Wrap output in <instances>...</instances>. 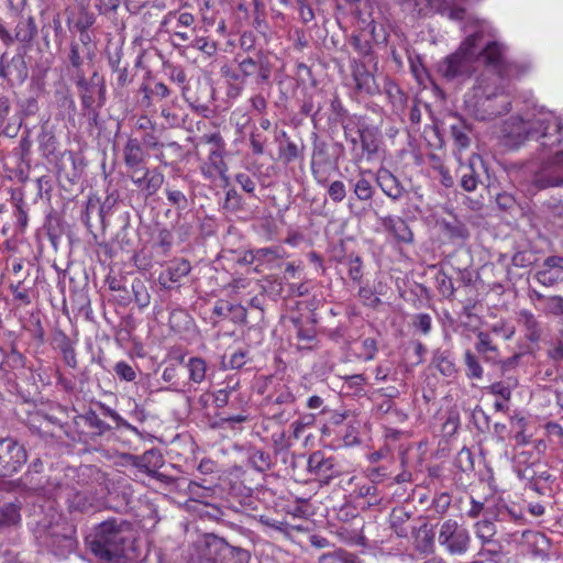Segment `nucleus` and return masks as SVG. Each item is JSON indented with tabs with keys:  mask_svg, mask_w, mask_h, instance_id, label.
<instances>
[{
	"mask_svg": "<svg viewBox=\"0 0 563 563\" xmlns=\"http://www.w3.org/2000/svg\"><path fill=\"white\" fill-rule=\"evenodd\" d=\"M450 132L455 145L460 150L467 148L471 144L472 125L457 114L450 115Z\"/></svg>",
	"mask_w": 563,
	"mask_h": 563,
	"instance_id": "aec40b11",
	"label": "nucleus"
},
{
	"mask_svg": "<svg viewBox=\"0 0 563 563\" xmlns=\"http://www.w3.org/2000/svg\"><path fill=\"white\" fill-rule=\"evenodd\" d=\"M239 383H234L233 385L228 384L225 388L219 389L214 393V404L218 408H223L229 402L230 394L236 389Z\"/></svg>",
	"mask_w": 563,
	"mask_h": 563,
	"instance_id": "0e129e2a",
	"label": "nucleus"
},
{
	"mask_svg": "<svg viewBox=\"0 0 563 563\" xmlns=\"http://www.w3.org/2000/svg\"><path fill=\"white\" fill-rule=\"evenodd\" d=\"M279 156L285 164H289L300 156V150L296 143L287 141L285 146L279 147Z\"/></svg>",
	"mask_w": 563,
	"mask_h": 563,
	"instance_id": "13d9d810",
	"label": "nucleus"
},
{
	"mask_svg": "<svg viewBox=\"0 0 563 563\" xmlns=\"http://www.w3.org/2000/svg\"><path fill=\"white\" fill-rule=\"evenodd\" d=\"M544 310L547 313H550V314L563 316V297L562 296L548 297Z\"/></svg>",
	"mask_w": 563,
	"mask_h": 563,
	"instance_id": "69168bd1",
	"label": "nucleus"
},
{
	"mask_svg": "<svg viewBox=\"0 0 563 563\" xmlns=\"http://www.w3.org/2000/svg\"><path fill=\"white\" fill-rule=\"evenodd\" d=\"M533 455V452L529 451H521L516 454L515 456V470L518 475V477L521 481H526V487L529 489L532 486V483L537 476V473L539 472V465L542 464L541 462H531L528 464L529 459Z\"/></svg>",
	"mask_w": 563,
	"mask_h": 563,
	"instance_id": "f3484780",
	"label": "nucleus"
},
{
	"mask_svg": "<svg viewBox=\"0 0 563 563\" xmlns=\"http://www.w3.org/2000/svg\"><path fill=\"white\" fill-rule=\"evenodd\" d=\"M477 342L475 343V351L486 363L497 364L499 362V349L494 343L488 332L479 331L477 333Z\"/></svg>",
	"mask_w": 563,
	"mask_h": 563,
	"instance_id": "4be33fe9",
	"label": "nucleus"
},
{
	"mask_svg": "<svg viewBox=\"0 0 563 563\" xmlns=\"http://www.w3.org/2000/svg\"><path fill=\"white\" fill-rule=\"evenodd\" d=\"M38 542L55 556L65 559L76 550V527L60 517L56 521L43 522L37 534Z\"/></svg>",
	"mask_w": 563,
	"mask_h": 563,
	"instance_id": "39448f33",
	"label": "nucleus"
},
{
	"mask_svg": "<svg viewBox=\"0 0 563 563\" xmlns=\"http://www.w3.org/2000/svg\"><path fill=\"white\" fill-rule=\"evenodd\" d=\"M353 192L361 201H368L372 199L374 189L368 179L360 177L353 185Z\"/></svg>",
	"mask_w": 563,
	"mask_h": 563,
	"instance_id": "a18cd8bd",
	"label": "nucleus"
},
{
	"mask_svg": "<svg viewBox=\"0 0 563 563\" xmlns=\"http://www.w3.org/2000/svg\"><path fill=\"white\" fill-rule=\"evenodd\" d=\"M455 464L462 472L473 471L474 470V460H473V454H472L471 450L467 448H463L457 453Z\"/></svg>",
	"mask_w": 563,
	"mask_h": 563,
	"instance_id": "4d7b16f0",
	"label": "nucleus"
},
{
	"mask_svg": "<svg viewBox=\"0 0 563 563\" xmlns=\"http://www.w3.org/2000/svg\"><path fill=\"white\" fill-rule=\"evenodd\" d=\"M129 177L146 198L154 196L165 179L158 169H148L145 166L129 172Z\"/></svg>",
	"mask_w": 563,
	"mask_h": 563,
	"instance_id": "f8f14e48",
	"label": "nucleus"
},
{
	"mask_svg": "<svg viewBox=\"0 0 563 563\" xmlns=\"http://www.w3.org/2000/svg\"><path fill=\"white\" fill-rule=\"evenodd\" d=\"M343 264L347 267L349 277L355 282L360 283L363 277V262L358 255L349 254L343 260Z\"/></svg>",
	"mask_w": 563,
	"mask_h": 563,
	"instance_id": "a19ab883",
	"label": "nucleus"
},
{
	"mask_svg": "<svg viewBox=\"0 0 563 563\" xmlns=\"http://www.w3.org/2000/svg\"><path fill=\"white\" fill-rule=\"evenodd\" d=\"M523 73V68L518 65V69L511 71L510 78L499 77L497 73L494 77H478L472 90L465 95L466 111L478 121H490L508 113L511 106L510 97L497 81L511 80Z\"/></svg>",
	"mask_w": 563,
	"mask_h": 563,
	"instance_id": "f03ea898",
	"label": "nucleus"
},
{
	"mask_svg": "<svg viewBox=\"0 0 563 563\" xmlns=\"http://www.w3.org/2000/svg\"><path fill=\"white\" fill-rule=\"evenodd\" d=\"M86 540L97 558L111 562L129 556V551L133 550L134 536L131 523L113 518L98 525Z\"/></svg>",
	"mask_w": 563,
	"mask_h": 563,
	"instance_id": "7ed1b4c3",
	"label": "nucleus"
},
{
	"mask_svg": "<svg viewBox=\"0 0 563 563\" xmlns=\"http://www.w3.org/2000/svg\"><path fill=\"white\" fill-rule=\"evenodd\" d=\"M435 283L439 292L445 298H452L454 295V286L452 278L444 272H438L435 275Z\"/></svg>",
	"mask_w": 563,
	"mask_h": 563,
	"instance_id": "864d4df0",
	"label": "nucleus"
},
{
	"mask_svg": "<svg viewBox=\"0 0 563 563\" xmlns=\"http://www.w3.org/2000/svg\"><path fill=\"white\" fill-rule=\"evenodd\" d=\"M191 266L188 261H175L159 276L161 284L164 287H170L172 284L180 282V279L189 274Z\"/></svg>",
	"mask_w": 563,
	"mask_h": 563,
	"instance_id": "b1692460",
	"label": "nucleus"
},
{
	"mask_svg": "<svg viewBox=\"0 0 563 563\" xmlns=\"http://www.w3.org/2000/svg\"><path fill=\"white\" fill-rule=\"evenodd\" d=\"M29 76V69L25 58L16 54L12 58L7 59L3 55L0 59V77L8 81L11 86L22 85Z\"/></svg>",
	"mask_w": 563,
	"mask_h": 563,
	"instance_id": "ddd939ff",
	"label": "nucleus"
},
{
	"mask_svg": "<svg viewBox=\"0 0 563 563\" xmlns=\"http://www.w3.org/2000/svg\"><path fill=\"white\" fill-rule=\"evenodd\" d=\"M539 468L530 489L539 495H551L553 492L552 485L556 477L550 472L545 464H540Z\"/></svg>",
	"mask_w": 563,
	"mask_h": 563,
	"instance_id": "a878e982",
	"label": "nucleus"
},
{
	"mask_svg": "<svg viewBox=\"0 0 563 563\" xmlns=\"http://www.w3.org/2000/svg\"><path fill=\"white\" fill-rule=\"evenodd\" d=\"M376 181L382 191L393 201L400 200L406 192L400 180L387 168L377 170Z\"/></svg>",
	"mask_w": 563,
	"mask_h": 563,
	"instance_id": "dca6fc26",
	"label": "nucleus"
},
{
	"mask_svg": "<svg viewBox=\"0 0 563 563\" xmlns=\"http://www.w3.org/2000/svg\"><path fill=\"white\" fill-rule=\"evenodd\" d=\"M508 133L521 140H541V145L552 147L563 140V125L561 120L551 111L543 108L531 115L514 117Z\"/></svg>",
	"mask_w": 563,
	"mask_h": 563,
	"instance_id": "20e7f679",
	"label": "nucleus"
},
{
	"mask_svg": "<svg viewBox=\"0 0 563 563\" xmlns=\"http://www.w3.org/2000/svg\"><path fill=\"white\" fill-rule=\"evenodd\" d=\"M475 536L481 541L482 545H487L493 542L496 534V527L494 519L485 518L474 525Z\"/></svg>",
	"mask_w": 563,
	"mask_h": 563,
	"instance_id": "473e14b6",
	"label": "nucleus"
},
{
	"mask_svg": "<svg viewBox=\"0 0 563 563\" xmlns=\"http://www.w3.org/2000/svg\"><path fill=\"white\" fill-rule=\"evenodd\" d=\"M227 170L228 167L223 159V152H220L219 148H211L207 161L200 165V172L208 180L224 177Z\"/></svg>",
	"mask_w": 563,
	"mask_h": 563,
	"instance_id": "a211bd4d",
	"label": "nucleus"
},
{
	"mask_svg": "<svg viewBox=\"0 0 563 563\" xmlns=\"http://www.w3.org/2000/svg\"><path fill=\"white\" fill-rule=\"evenodd\" d=\"M352 76L358 91L372 96L379 92L374 75L363 63H355L353 65Z\"/></svg>",
	"mask_w": 563,
	"mask_h": 563,
	"instance_id": "6ab92c4d",
	"label": "nucleus"
},
{
	"mask_svg": "<svg viewBox=\"0 0 563 563\" xmlns=\"http://www.w3.org/2000/svg\"><path fill=\"white\" fill-rule=\"evenodd\" d=\"M9 289L13 295V298L20 301L22 305L31 303V296L29 289L24 286V278H18L9 285Z\"/></svg>",
	"mask_w": 563,
	"mask_h": 563,
	"instance_id": "de8ad7c7",
	"label": "nucleus"
},
{
	"mask_svg": "<svg viewBox=\"0 0 563 563\" xmlns=\"http://www.w3.org/2000/svg\"><path fill=\"white\" fill-rule=\"evenodd\" d=\"M79 5V13L75 22L77 30H88L96 22V15L89 10V1L87 0H75Z\"/></svg>",
	"mask_w": 563,
	"mask_h": 563,
	"instance_id": "f704fd0d",
	"label": "nucleus"
},
{
	"mask_svg": "<svg viewBox=\"0 0 563 563\" xmlns=\"http://www.w3.org/2000/svg\"><path fill=\"white\" fill-rule=\"evenodd\" d=\"M249 256L251 263H257V266H261L279 258L282 255L279 247H261L251 251Z\"/></svg>",
	"mask_w": 563,
	"mask_h": 563,
	"instance_id": "c9c22d12",
	"label": "nucleus"
},
{
	"mask_svg": "<svg viewBox=\"0 0 563 563\" xmlns=\"http://www.w3.org/2000/svg\"><path fill=\"white\" fill-rule=\"evenodd\" d=\"M378 351L377 341L373 338H364L361 340V351L358 358L368 362L375 358Z\"/></svg>",
	"mask_w": 563,
	"mask_h": 563,
	"instance_id": "5fc2aeb1",
	"label": "nucleus"
},
{
	"mask_svg": "<svg viewBox=\"0 0 563 563\" xmlns=\"http://www.w3.org/2000/svg\"><path fill=\"white\" fill-rule=\"evenodd\" d=\"M132 291L134 294V300L140 308H145L151 302V296L141 279H134L132 283Z\"/></svg>",
	"mask_w": 563,
	"mask_h": 563,
	"instance_id": "8fccbe9b",
	"label": "nucleus"
},
{
	"mask_svg": "<svg viewBox=\"0 0 563 563\" xmlns=\"http://www.w3.org/2000/svg\"><path fill=\"white\" fill-rule=\"evenodd\" d=\"M481 31L468 35L459 46L455 53L448 56L440 65V71L449 80L468 78L476 70V65L482 63L493 69L499 77L510 78L511 71L518 69V65L506 58V47L496 41L482 43Z\"/></svg>",
	"mask_w": 563,
	"mask_h": 563,
	"instance_id": "f257e3e1",
	"label": "nucleus"
},
{
	"mask_svg": "<svg viewBox=\"0 0 563 563\" xmlns=\"http://www.w3.org/2000/svg\"><path fill=\"white\" fill-rule=\"evenodd\" d=\"M96 95H99L100 97V103L99 107L103 104V95H104V85H96L93 82L91 84H85L82 91H81V103L85 109H93L95 102H96Z\"/></svg>",
	"mask_w": 563,
	"mask_h": 563,
	"instance_id": "2f4dec72",
	"label": "nucleus"
},
{
	"mask_svg": "<svg viewBox=\"0 0 563 563\" xmlns=\"http://www.w3.org/2000/svg\"><path fill=\"white\" fill-rule=\"evenodd\" d=\"M536 279L538 283L545 287H552L560 283L562 278V274L555 271H550L549 268H541L539 269L536 275Z\"/></svg>",
	"mask_w": 563,
	"mask_h": 563,
	"instance_id": "603ef678",
	"label": "nucleus"
},
{
	"mask_svg": "<svg viewBox=\"0 0 563 563\" xmlns=\"http://www.w3.org/2000/svg\"><path fill=\"white\" fill-rule=\"evenodd\" d=\"M20 520L19 507L12 503L0 507V527L18 523Z\"/></svg>",
	"mask_w": 563,
	"mask_h": 563,
	"instance_id": "79ce46f5",
	"label": "nucleus"
},
{
	"mask_svg": "<svg viewBox=\"0 0 563 563\" xmlns=\"http://www.w3.org/2000/svg\"><path fill=\"white\" fill-rule=\"evenodd\" d=\"M200 563H221V558L229 550V544L214 534H205L195 542Z\"/></svg>",
	"mask_w": 563,
	"mask_h": 563,
	"instance_id": "9d476101",
	"label": "nucleus"
},
{
	"mask_svg": "<svg viewBox=\"0 0 563 563\" xmlns=\"http://www.w3.org/2000/svg\"><path fill=\"white\" fill-rule=\"evenodd\" d=\"M123 158L129 172L143 166L144 153L136 139H129L123 148Z\"/></svg>",
	"mask_w": 563,
	"mask_h": 563,
	"instance_id": "393cba45",
	"label": "nucleus"
},
{
	"mask_svg": "<svg viewBox=\"0 0 563 563\" xmlns=\"http://www.w3.org/2000/svg\"><path fill=\"white\" fill-rule=\"evenodd\" d=\"M295 401L296 398L294 394L288 389H284L276 395L271 406L272 409H274V407H296Z\"/></svg>",
	"mask_w": 563,
	"mask_h": 563,
	"instance_id": "680f3d73",
	"label": "nucleus"
},
{
	"mask_svg": "<svg viewBox=\"0 0 563 563\" xmlns=\"http://www.w3.org/2000/svg\"><path fill=\"white\" fill-rule=\"evenodd\" d=\"M113 371L119 378L125 382H133L136 378V373L134 368L124 361L118 362L114 365Z\"/></svg>",
	"mask_w": 563,
	"mask_h": 563,
	"instance_id": "052dcab7",
	"label": "nucleus"
},
{
	"mask_svg": "<svg viewBox=\"0 0 563 563\" xmlns=\"http://www.w3.org/2000/svg\"><path fill=\"white\" fill-rule=\"evenodd\" d=\"M319 563H361L358 558L343 549L323 553L319 558Z\"/></svg>",
	"mask_w": 563,
	"mask_h": 563,
	"instance_id": "e433bc0d",
	"label": "nucleus"
},
{
	"mask_svg": "<svg viewBox=\"0 0 563 563\" xmlns=\"http://www.w3.org/2000/svg\"><path fill=\"white\" fill-rule=\"evenodd\" d=\"M44 494L54 499H63L70 514H85L92 508V498L82 490H77L65 484H48L43 487Z\"/></svg>",
	"mask_w": 563,
	"mask_h": 563,
	"instance_id": "0eeeda50",
	"label": "nucleus"
},
{
	"mask_svg": "<svg viewBox=\"0 0 563 563\" xmlns=\"http://www.w3.org/2000/svg\"><path fill=\"white\" fill-rule=\"evenodd\" d=\"M24 446L12 438L0 439V477L11 476L26 462Z\"/></svg>",
	"mask_w": 563,
	"mask_h": 563,
	"instance_id": "6e6552de",
	"label": "nucleus"
},
{
	"mask_svg": "<svg viewBox=\"0 0 563 563\" xmlns=\"http://www.w3.org/2000/svg\"><path fill=\"white\" fill-rule=\"evenodd\" d=\"M165 192L168 202L175 208L185 210L188 207V199L181 190L167 185Z\"/></svg>",
	"mask_w": 563,
	"mask_h": 563,
	"instance_id": "3c124183",
	"label": "nucleus"
},
{
	"mask_svg": "<svg viewBox=\"0 0 563 563\" xmlns=\"http://www.w3.org/2000/svg\"><path fill=\"white\" fill-rule=\"evenodd\" d=\"M328 195L335 203L342 202L346 197V188L343 181L334 180L329 185Z\"/></svg>",
	"mask_w": 563,
	"mask_h": 563,
	"instance_id": "bf43d9fd",
	"label": "nucleus"
},
{
	"mask_svg": "<svg viewBox=\"0 0 563 563\" xmlns=\"http://www.w3.org/2000/svg\"><path fill=\"white\" fill-rule=\"evenodd\" d=\"M465 375L470 379H482L484 369L478 357L470 350L464 353Z\"/></svg>",
	"mask_w": 563,
	"mask_h": 563,
	"instance_id": "4c0bfd02",
	"label": "nucleus"
},
{
	"mask_svg": "<svg viewBox=\"0 0 563 563\" xmlns=\"http://www.w3.org/2000/svg\"><path fill=\"white\" fill-rule=\"evenodd\" d=\"M444 229L452 238H457L461 240H466L468 238L467 229L465 228V225H463L459 222H454V223L446 222V223H444Z\"/></svg>",
	"mask_w": 563,
	"mask_h": 563,
	"instance_id": "774afa93",
	"label": "nucleus"
},
{
	"mask_svg": "<svg viewBox=\"0 0 563 563\" xmlns=\"http://www.w3.org/2000/svg\"><path fill=\"white\" fill-rule=\"evenodd\" d=\"M438 542L449 554L460 556L468 551L472 538L466 527L450 518L441 523Z\"/></svg>",
	"mask_w": 563,
	"mask_h": 563,
	"instance_id": "423d86ee",
	"label": "nucleus"
},
{
	"mask_svg": "<svg viewBox=\"0 0 563 563\" xmlns=\"http://www.w3.org/2000/svg\"><path fill=\"white\" fill-rule=\"evenodd\" d=\"M413 544L420 553H431L434 548V532L427 521L411 528Z\"/></svg>",
	"mask_w": 563,
	"mask_h": 563,
	"instance_id": "412c9836",
	"label": "nucleus"
},
{
	"mask_svg": "<svg viewBox=\"0 0 563 563\" xmlns=\"http://www.w3.org/2000/svg\"><path fill=\"white\" fill-rule=\"evenodd\" d=\"M442 9L443 12L448 15L449 19L454 21H461L464 19L465 10L464 8L454 5L449 0H442Z\"/></svg>",
	"mask_w": 563,
	"mask_h": 563,
	"instance_id": "e2e57ef3",
	"label": "nucleus"
},
{
	"mask_svg": "<svg viewBox=\"0 0 563 563\" xmlns=\"http://www.w3.org/2000/svg\"><path fill=\"white\" fill-rule=\"evenodd\" d=\"M269 412L272 415V419L279 423H286L297 413V408L286 406L283 408L274 407V409H272V406H269Z\"/></svg>",
	"mask_w": 563,
	"mask_h": 563,
	"instance_id": "6e6d98bb",
	"label": "nucleus"
},
{
	"mask_svg": "<svg viewBox=\"0 0 563 563\" xmlns=\"http://www.w3.org/2000/svg\"><path fill=\"white\" fill-rule=\"evenodd\" d=\"M192 323V318L185 309H174L169 313L168 324L176 333H181L189 330Z\"/></svg>",
	"mask_w": 563,
	"mask_h": 563,
	"instance_id": "7c9ffc66",
	"label": "nucleus"
},
{
	"mask_svg": "<svg viewBox=\"0 0 563 563\" xmlns=\"http://www.w3.org/2000/svg\"><path fill=\"white\" fill-rule=\"evenodd\" d=\"M522 519H523V516H522L521 511H518L515 507H509L505 503H500L496 506V512L494 515L495 521L521 522Z\"/></svg>",
	"mask_w": 563,
	"mask_h": 563,
	"instance_id": "58836bf2",
	"label": "nucleus"
},
{
	"mask_svg": "<svg viewBox=\"0 0 563 563\" xmlns=\"http://www.w3.org/2000/svg\"><path fill=\"white\" fill-rule=\"evenodd\" d=\"M37 34V26L34 18L27 16L19 20L15 26L14 41L23 44H29Z\"/></svg>",
	"mask_w": 563,
	"mask_h": 563,
	"instance_id": "cd10ccee",
	"label": "nucleus"
},
{
	"mask_svg": "<svg viewBox=\"0 0 563 563\" xmlns=\"http://www.w3.org/2000/svg\"><path fill=\"white\" fill-rule=\"evenodd\" d=\"M357 134L361 142V151L355 153V156L357 158H362L363 155L366 154L367 158H371L378 152L379 148L377 132L374 129L365 126L358 129Z\"/></svg>",
	"mask_w": 563,
	"mask_h": 563,
	"instance_id": "5701e85b",
	"label": "nucleus"
},
{
	"mask_svg": "<svg viewBox=\"0 0 563 563\" xmlns=\"http://www.w3.org/2000/svg\"><path fill=\"white\" fill-rule=\"evenodd\" d=\"M519 322L525 329V335L530 342H538L542 336V327L534 314L528 310L519 312Z\"/></svg>",
	"mask_w": 563,
	"mask_h": 563,
	"instance_id": "bb28decb",
	"label": "nucleus"
},
{
	"mask_svg": "<svg viewBox=\"0 0 563 563\" xmlns=\"http://www.w3.org/2000/svg\"><path fill=\"white\" fill-rule=\"evenodd\" d=\"M141 91L144 92V102L150 106L153 100H163L170 95L169 88L162 81H154L152 85H142Z\"/></svg>",
	"mask_w": 563,
	"mask_h": 563,
	"instance_id": "c756f323",
	"label": "nucleus"
},
{
	"mask_svg": "<svg viewBox=\"0 0 563 563\" xmlns=\"http://www.w3.org/2000/svg\"><path fill=\"white\" fill-rule=\"evenodd\" d=\"M82 419L85 424L96 430V433L99 435L104 434L111 429V427L106 421H103L93 410L87 411L82 416Z\"/></svg>",
	"mask_w": 563,
	"mask_h": 563,
	"instance_id": "c03bdc74",
	"label": "nucleus"
},
{
	"mask_svg": "<svg viewBox=\"0 0 563 563\" xmlns=\"http://www.w3.org/2000/svg\"><path fill=\"white\" fill-rule=\"evenodd\" d=\"M189 373V380L201 384L206 378L207 363L201 357H190L186 364Z\"/></svg>",
	"mask_w": 563,
	"mask_h": 563,
	"instance_id": "72a5a7b5",
	"label": "nucleus"
},
{
	"mask_svg": "<svg viewBox=\"0 0 563 563\" xmlns=\"http://www.w3.org/2000/svg\"><path fill=\"white\" fill-rule=\"evenodd\" d=\"M307 468L311 475L323 484H329L331 479L335 478L340 474L335 459L332 456H325L321 451H316L310 454Z\"/></svg>",
	"mask_w": 563,
	"mask_h": 563,
	"instance_id": "9b49d317",
	"label": "nucleus"
},
{
	"mask_svg": "<svg viewBox=\"0 0 563 563\" xmlns=\"http://www.w3.org/2000/svg\"><path fill=\"white\" fill-rule=\"evenodd\" d=\"M257 520L261 525L272 528L278 532H282L284 536L287 537L290 534L292 530H301L300 527L290 526L287 522L272 519L265 515H261Z\"/></svg>",
	"mask_w": 563,
	"mask_h": 563,
	"instance_id": "49530a36",
	"label": "nucleus"
},
{
	"mask_svg": "<svg viewBox=\"0 0 563 563\" xmlns=\"http://www.w3.org/2000/svg\"><path fill=\"white\" fill-rule=\"evenodd\" d=\"M517 386L515 378L508 377L506 380H500L492 384L488 387V391L493 395L500 397L504 401H508L511 398L512 389Z\"/></svg>",
	"mask_w": 563,
	"mask_h": 563,
	"instance_id": "ea45409f",
	"label": "nucleus"
},
{
	"mask_svg": "<svg viewBox=\"0 0 563 563\" xmlns=\"http://www.w3.org/2000/svg\"><path fill=\"white\" fill-rule=\"evenodd\" d=\"M38 148L44 157L55 155L57 151V139L54 131L47 125H43L37 136Z\"/></svg>",
	"mask_w": 563,
	"mask_h": 563,
	"instance_id": "c85d7f7f",
	"label": "nucleus"
},
{
	"mask_svg": "<svg viewBox=\"0 0 563 563\" xmlns=\"http://www.w3.org/2000/svg\"><path fill=\"white\" fill-rule=\"evenodd\" d=\"M229 550L221 558V563H249L251 558L249 551L239 547H231L230 544Z\"/></svg>",
	"mask_w": 563,
	"mask_h": 563,
	"instance_id": "37998d69",
	"label": "nucleus"
},
{
	"mask_svg": "<svg viewBox=\"0 0 563 563\" xmlns=\"http://www.w3.org/2000/svg\"><path fill=\"white\" fill-rule=\"evenodd\" d=\"M478 167L484 168V162L481 156L473 155L466 164H461L457 174L460 175L461 187L465 191H474L479 183Z\"/></svg>",
	"mask_w": 563,
	"mask_h": 563,
	"instance_id": "2eb2a0df",
	"label": "nucleus"
},
{
	"mask_svg": "<svg viewBox=\"0 0 563 563\" xmlns=\"http://www.w3.org/2000/svg\"><path fill=\"white\" fill-rule=\"evenodd\" d=\"M379 223L398 243H412L413 233L407 222L396 216L379 217Z\"/></svg>",
	"mask_w": 563,
	"mask_h": 563,
	"instance_id": "4468645a",
	"label": "nucleus"
},
{
	"mask_svg": "<svg viewBox=\"0 0 563 563\" xmlns=\"http://www.w3.org/2000/svg\"><path fill=\"white\" fill-rule=\"evenodd\" d=\"M239 70L243 78L255 75V82L258 86L267 84L272 71L267 53L258 51L254 56L242 58L239 62Z\"/></svg>",
	"mask_w": 563,
	"mask_h": 563,
	"instance_id": "1a4fd4ad",
	"label": "nucleus"
},
{
	"mask_svg": "<svg viewBox=\"0 0 563 563\" xmlns=\"http://www.w3.org/2000/svg\"><path fill=\"white\" fill-rule=\"evenodd\" d=\"M38 109V102L35 97L21 100L19 103L18 125H21L23 118L34 115Z\"/></svg>",
	"mask_w": 563,
	"mask_h": 563,
	"instance_id": "09e8293b",
	"label": "nucleus"
},
{
	"mask_svg": "<svg viewBox=\"0 0 563 563\" xmlns=\"http://www.w3.org/2000/svg\"><path fill=\"white\" fill-rule=\"evenodd\" d=\"M412 324L416 328V330L420 331L422 334L426 335L431 331L432 320L430 314L419 313L415 316Z\"/></svg>",
	"mask_w": 563,
	"mask_h": 563,
	"instance_id": "338daca9",
	"label": "nucleus"
}]
</instances>
